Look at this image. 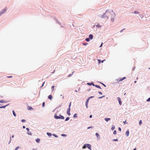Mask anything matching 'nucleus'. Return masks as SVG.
Instances as JSON below:
<instances>
[{"label":"nucleus","instance_id":"f704fd0d","mask_svg":"<svg viewBox=\"0 0 150 150\" xmlns=\"http://www.w3.org/2000/svg\"><path fill=\"white\" fill-rule=\"evenodd\" d=\"M147 101H148V102L150 101V98H148L147 100Z\"/></svg>","mask_w":150,"mask_h":150},{"label":"nucleus","instance_id":"e433bc0d","mask_svg":"<svg viewBox=\"0 0 150 150\" xmlns=\"http://www.w3.org/2000/svg\"><path fill=\"white\" fill-rule=\"evenodd\" d=\"M53 135L55 137H58L57 136V135H56L55 134H53Z\"/></svg>","mask_w":150,"mask_h":150},{"label":"nucleus","instance_id":"f257e3e1","mask_svg":"<svg viewBox=\"0 0 150 150\" xmlns=\"http://www.w3.org/2000/svg\"><path fill=\"white\" fill-rule=\"evenodd\" d=\"M54 117L56 119H64V117L61 115H60L59 116H57L56 115H54Z\"/></svg>","mask_w":150,"mask_h":150},{"label":"nucleus","instance_id":"6ab92c4d","mask_svg":"<svg viewBox=\"0 0 150 150\" xmlns=\"http://www.w3.org/2000/svg\"><path fill=\"white\" fill-rule=\"evenodd\" d=\"M47 135L48 136H51L52 135V134L50 133L47 132Z\"/></svg>","mask_w":150,"mask_h":150},{"label":"nucleus","instance_id":"864d4df0","mask_svg":"<svg viewBox=\"0 0 150 150\" xmlns=\"http://www.w3.org/2000/svg\"><path fill=\"white\" fill-rule=\"evenodd\" d=\"M102 84L104 86L106 87V86L105 84H103V83H102Z\"/></svg>","mask_w":150,"mask_h":150},{"label":"nucleus","instance_id":"49530a36","mask_svg":"<svg viewBox=\"0 0 150 150\" xmlns=\"http://www.w3.org/2000/svg\"><path fill=\"white\" fill-rule=\"evenodd\" d=\"M118 130L120 131H121V129L120 127H119V128H118Z\"/></svg>","mask_w":150,"mask_h":150},{"label":"nucleus","instance_id":"5701e85b","mask_svg":"<svg viewBox=\"0 0 150 150\" xmlns=\"http://www.w3.org/2000/svg\"><path fill=\"white\" fill-rule=\"evenodd\" d=\"M86 40L87 42H89L90 41V39L89 38H87L86 39Z\"/></svg>","mask_w":150,"mask_h":150},{"label":"nucleus","instance_id":"4d7b16f0","mask_svg":"<svg viewBox=\"0 0 150 150\" xmlns=\"http://www.w3.org/2000/svg\"><path fill=\"white\" fill-rule=\"evenodd\" d=\"M124 29H123L122 30H121L120 32H122V31H123V30H124Z\"/></svg>","mask_w":150,"mask_h":150},{"label":"nucleus","instance_id":"e2e57ef3","mask_svg":"<svg viewBox=\"0 0 150 150\" xmlns=\"http://www.w3.org/2000/svg\"><path fill=\"white\" fill-rule=\"evenodd\" d=\"M136 148H135V149H134L133 150H136Z\"/></svg>","mask_w":150,"mask_h":150},{"label":"nucleus","instance_id":"bf43d9fd","mask_svg":"<svg viewBox=\"0 0 150 150\" xmlns=\"http://www.w3.org/2000/svg\"><path fill=\"white\" fill-rule=\"evenodd\" d=\"M126 122V121H125V122H124V123L125 124V123Z\"/></svg>","mask_w":150,"mask_h":150},{"label":"nucleus","instance_id":"f3484780","mask_svg":"<svg viewBox=\"0 0 150 150\" xmlns=\"http://www.w3.org/2000/svg\"><path fill=\"white\" fill-rule=\"evenodd\" d=\"M12 112H13V114L14 115V116L15 117H16V114L15 113V112H14V110H13Z\"/></svg>","mask_w":150,"mask_h":150},{"label":"nucleus","instance_id":"b1692460","mask_svg":"<svg viewBox=\"0 0 150 150\" xmlns=\"http://www.w3.org/2000/svg\"><path fill=\"white\" fill-rule=\"evenodd\" d=\"M74 117H77V114L76 113L75 114H74Z\"/></svg>","mask_w":150,"mask_h":150},{"label":"nucleus","instance_id":"58836bf2","mask_svg":"<svg viewBox=\"0 0 150 150\" xmlns=\"http://www.w3.org/2000/svg\"><path fill=\"white\" fill-rule=\"evenodd\" d=\"M93 96H90V97H89L88 98V99H89V100L90 98H93Z\"/></svg>","mask_w":150,"mask_h":150},{"label":"nucleus","instance_id":"393cba45","mask_svg":"<svg viewBox=\"0 0 150 150\" xmlns=\"http://www.w3.org/2000/svg\"><path fill=\"white\" fill-rule=\"evenodd\" d=\"M69 117H67L66 118V119H65V121H67L68 120H69Z\"/></svg>","mask_w":150,"mask_h":150},{"label":"nucleus","instance_id":"cd10ccee","mask_svg":"<svg viewBox=\"0 0 150 150\" xmlns=\"http://www.w3.org/2000/svg\"><path fill=\"white\" fill-rule=\"evenodd\" d=\"M115 128V127L114 126H112V127L111 128V129L112 130H114Z\"/></svg>","mask_w":150,"mask_h":150},{"label":"nucleus","instance_id":"5fc2aeb1","mask_svg":"<svg viewBox=\"0 0 150 150\" xmlns=\"http://www.w3.org/2000/svg\"><path fill=\"white\" fill-rule=\"evenodd\" d=\"M23 129H24V128H25V126H23Z\"/></svg>","mask_w":150,"mask_h":150},{"label":"nucleus","instance_id":"72a5a7b5","mask_svg":"<svg viewBox=\"0 0 150 150\" xmlns=\"http://www.w3.org/2000/svg\"><path fill=\"white\" fill-rule=\"evenodd\" d=\"M105 14H104L102 16H101V18H104L105 17Z\"/></svg>","mask_w":150,"mask_h":150},{"label":"nucleus","instance_id":"1a4fd4ad","mask_svg":"<svg viewBox=\"0 0 150 150\" xmlns=\"http://www.w3.org/2000/svg\"><path fill=\"white\" fill-rule=\"evenodd\" d=\"M48 98L50 100H51L52 98V96L51 95H50L48 96Z\"/></svg>","mask_w":150,"mask_h":150},{"label":"nucleus","instance_id":"7c9ffc66","mask_svg":"<svg viewBox=\"0 0 150 150\" xmlns=\"http://www.w3.org/2000/svg\"><path fill=\"white\" fill-rule=\"evenodd\" d=\"M45 105V102H43L42 103V107H44V106Z\"/></svg>","mask_w":150,"mask_h":150},{"label":"nucleus","instance_id":"9b49d317","mask_svg":"<svg viewBox=\"0 0 150 150\" xmlns=\"http://www.w3.org/2000/svg\"><path fill=\"white\" fill-rule=\"evenodd\" d=\"M28 109L29 110H33V108L31 107H30L29 106H28Z\"/></svg>","mask_w":150,"mask_h":150},{"label":"nucleus","instance_id":"0eeeda50","mask_svg":"<svg viewBox=\"0 0 150 150\" xmlns=\"http://www.w3.org/2000/svg\"><path fill=\"white\" fill-rule=\"evenodd\" d=\"M87 84L88 85H90V86L92 85H93V86H94V85H95L94 84V83H87Z\"/></svg>","mask_w":150,"mask_h":150},{"label":"nucleus","instance_id":"69168bd1","mask_svg":"<svg viewBox=\"0 0 150 150\" xmlns=\"http://www.w3.org/2000/svg\"><path fill=\"white\" fill-rule=\"evenodd\" d=\"M12 137H13V136H12Z\"/></svg>","mask_w":150,"mask_h":150},{"label":"nucleus","instance_id":"ddd939ff","mask_svg":"<svg viewBox=\"0 0 150 150\" xmlns=\"http://www.w3.org/2000/svg\"><path fill=\"white\" fill-rule=\"evenodd\" d=\"M110 120V118H105V121L106 122H108L109 120Z\"/></svg>","mask_w":150,"mask_h":150},{"label":"nucleus","instance_id":"79ce46f5","mask_svg":"<svg viewBox=\"0 0 150 150\" xmlns=\"http://www.w3.org/2000/svg\"><path fill=\"white\" fill-rule=\"evenodd\" d=\"M98 62H99V63H100V62H101V61H100V59H98Z\"/></svg>","mask_w":150,"mask_h":150},{"label":"nucleus","instance_id":"37998d69","mask_svg":"<svg viewBox=\"0 0 150 150\" xmlns=\"http://www.w3.org/2000/svg\"><path fill=\"white\" fill-rule=\"evenodd\" d=\"M88 104L86 103V107L87 108H88Z\"/></svg>","mask_w":150,"mask_h":150},{"label":"nucleus","instance_id":"dca6fc26","mask_svg":"<svg viewBox=\"0 0 150 150\" xmlns=\"http://www.w3.org/2000/svg\"><path fill=\"white\" fill-rule=\"evenodd\" d=\"M0 103H5V102L4 100H0Z\"/></svg>","mask_w":150,"mask_h":150},{"label":"nucleus","instance_id":"680f3d73","mask_svg":"<svg viewBox=\"0 0 150 150\" xmlns=\"http://www.w3.org/2000/svg\"><path fill=\"white\" fill-rule=\"evenodd\" d=\"M71 76V74H70L69 75V76Z\"/></svg>","mask_w":150,"mask_h":150},{"label":"nucleus","instance_id":"c9c22d12","mask_svg":"<svg viewBox=\"0 0 150 150\" xmlns=\"http://www.w3.org/2000/svg\"><path fill=\"white\" fill-rule=\"evenodd\" d=\"M105 97V96H101V97H99L98 98H99V99H100V98H102L103 97Z\"/></svg>","mask_w":150,"mask_h":150},{"label":"nucleus","instance_id":"c756f323","mask_svg":"<svg viewBox=\"0 0 150 150\" xmlns=\"http://www.w3.org/2000/svg\"><path fill=\"white\" fill-rule=\"evenodd\" d=\"M139 125H141V124H142V120H140L139 122Z\"/></svg>","mask_w":150,"mask_h":150},{"label":"nucleus","instance_id":"9d476101","mask_svg":"<svg viewBox=\"0 0 150 150\" xmlns=\"http://www.w3.org/2000/svg\"><path fill=\"white\" fill-rule=\"evenodd\" d=\"M129 131L128 130L127 131H126V133H125L126 136H127L128 137L129 136Z\"/></svg>","mask_w":150,"mask_h":150},{"label":"nucleus","instance_id":"0e129e2a","mask_svg":"<svg viewBox=\"0 0 150 150\" xmlns=\"http://www.w3.org/2000/svg\"><path fill=\"white\" fill-rule=\"evenodd\" d=\"M55 70H54L53 72L52 73H53L55 71Z\"/></svg>","mask_w":150,"mask_h":150},{"label":"nucleus","instance_id":"aec40b11","mask_svg":"<svg viewBox=\"0 0 150 150\" xmlns=\"http://www.w3.org/2000/svg\"><path fill=\"white\" fill-rule=\"evenodd\" d=\"M96 26L97 27L100 28L101 27V25H100L99 24L96 25Z\"/></svg>","mask_w":150,"mask_h":150},{"label":"nucleus","instance_id":"603ef678","mask_svg":"<svg viewBox=\"0 0 150 150\" xmlns=\"http://www.w3.org/2000/svg\"><path fill=\"white\" fill-rule=\"evenodd\" d=\"M134 13H138V12H137V11H135V12H134Z\"/></svg>","mask_w":150,"mask_h":150},{"label":"nucleus","instance_id":"412c9836","mask_svg":"<svg viewBox=\"0 0 150 150\" xmlns=\"http://www.w3.org/2000/svg\"><path fill=\"white\" fill-rule=\"evenodd\" d=\"M54 86H53L52 87V91H54Z\"/></svg>","mask_w":150,"mask_h":150},{"label":"nucleus","instance_id":"f8f14e48","mask_svg":"<svg viewBox=\"0 0 150 150\" xmlns=\"http://www.w3.org/2000/svg\"><path fill=\"white\" fill-rule=\"evenodd\" d=\"M87 144H85L83 145V146L82 147V148L83 149H85L87 147Z\"/></svg>","mask_w":150,"mask_h":150},{"label":"nucleus","instance_id":"052dcab7","mask_svg":"<svg viewBox=\"0 0 150 150\" xmlns=\"http://www.w3.org/2000/svg\"><path fill=\"white\" fill-rule=\"evenodd\" d=\"M137 82V81H134V83H136Z\"/></svg>","mask_w":150,"mask_h":150},{"label":"nucleus","instance_id":"f03ea898","mask_svg":"<svg viewBox=\"0 0 150 150\" xmlns=\"http://www.w3.org/2000/svg\"><path fill=\"white\" fill-rule=\"evenodd\" d=\"M7 11V8H6L3 9L2 11L0 12V16L2 15L4 13L6 12Z\"/></svg>","mask_w":150,"mask_h":150},{"label":"nucleus","instance_id":"7ed1b4c3","mask_svg":"<svg viewBox=\"0 0 150 150\" xmlns=\"http://www.w3.org/2000/svg\"><path fill=\"white\" fill-rule=\"evenodd\" d=\"M126 78L125 77H124L122 79H117V82H119L120 81H122L123 80L125 79Z\"/></svg>","mask_w":150,"mask_h":150},{"label":"nucleus","instance_id":"8fccbe9b","mask_svg":"<svg viewBox=\"0 0 150 150\" xmlns=\"http://www.w3.org/2000/svg\"><path fill=\"white\" fill-rule=\"evenodd\" d=\"M104 61H105V60H103L101 61V62L102 63H103V62Z\"/></svg>","mask_w":150,"mask_h":150},{"label":"nucleus","instance_id":"6e6552de","mask_svg":"<svg viewBox=\"0 0 150 150\" xmlns=\"http://www.w3.org/2000/svg\"><path fill=\"white\" fill-rule=\"evenodd\" d=\"M89 37L91 39H93V36L92 34H90L89 36Z\"/></svg>","mask_w":150,"mask_h":150},{"label":"nucleus","instance_id":"a878e982","mask_svg":"<svg viewBox=\"0 0 150 150\" xmlns=\"http://www.w3.org/2000/svg\"><path fill=\"white\" fill-rule=\"evenodd\" d=\"M89 100V99H88H88H87L86 100V103L88 104V102Z\"/></svg>","mask_w":150,"mask_h":150},{"label":"nucleus","instance_id":"de8ad7c7","mask_svg":"<svg viewBox=\"0 0 150 150\" xmlns=\"http://www.w3.org/2000/svg\"><path fill=\"white\" fill-rule=\"evenodd\" d=\"M12 77V76H7V77L8 78H11Z\"/></svg>","mask_w":150,"mask_h":150},{"label":"nucleus","instance_id":"3c124183","mask_svg":"<svg viewBox=\"0 0 150 150\" xmlns=\"http://www.w3.org/2000/svg\"><path fill=\"white\" fill-rule=\"evenodd\" d=\"M89 117L90 118H91L92 117V115H90V116H89Z\"/></svg>","mask_w":150,"mask_h":150},{"label":"nucleus","instance_id":"2f4dec72","mask_svg":"<svg viewBox=\"0 0 150 150\" xmlns=\"http://www.w3.org/2000/svg\"><path fill=\"white\" fill-rule=\"evenodd\" d=\"M71 102H70L69 103V108H70V107L71 106Z\"/></svg>","mask_w":150,"mask_h":150},{"label":"nucleus","instance_id":"20e7f679","mask_svg":"<svg viewBox=\"0 0 150 150\" xmlns=\"http://www.w3.org/2000/svg\"><path fill=\"white\" fill-rule=\"evenodd\" d=\"M117 99L118 100L119 104L120 105H121L122 104V103L121 101V99L120 98V97H117Z\"/></svg>","mask_w":150,"mask_h":150},{"label":"nucleus","instance_id":"c03bdc74","mask_svg":"<svg viewBox=\"0 0 150 150\" xmlns=\"http://www.w3.org/2000/svg\"><path fill=\"white\" fill-rule=\"evenodd\" d=\"M26 129L28 131H29V129L28 128H26Z\"/></svg>","mask_w":150,"mask_h":150},{"label":"nucleus","instance_id":"a18cd8bd","mask_svg":"<svg viewBox=\"0 0 150 150\" xmlns=\"http://www.w3.org/2000/svg\"><path fill=\"white\" fill-rule=\"evenodd\" d=\"M83 44L84 45H86L88 44V43H87V44H86V43H83Z\"/></svg>","mask_w":150,"mask_h":150},{"label":"nucleus","instance_id":"4c0bfd02","mask_svg":"<svg viewBox=\"0 0 150 150\" xmlns=\"http://www.w3.org/2000/svg\"><path fill=\"white\" fill-rule=\"evenodd\" d=\"M19 148V147H18V146H17V147L16 148V149H15V150H18V149Z\"/></svg>","mask_w":150,"mask_h":150},{"label":"nucleus","instance_id":"338daca9","mask_svg":"<svg viewBox=\"0 0 150 150\" xmlns=\"http://www.w3.org/2000/svg\"><path fill=\"white\" fill-rule=\"evenodd\" d=\"M149 69H150V68H149Z\"/></svg>","mask_w":150,"mask_h":150},{"label":"nucleus","instance_id":"c85d7f7f","mask_svg":"<svg viewBox=\"0 0 150 150\" xmlns=\"http://www.w3.org/2000/svg\"><path fill=\"white\" fill-rule=\"evenodd\" d=\"M28 134L30 135H32V134H31V132H28L27 133Z\"/></svg>","mask_w":150,"mask_h":150},{"label":"nucleus","instance_id":"4468645a","mask_svg":"<svg viewBox=\"0 0 150 150\" xmlns=\"http://www.w3.org/2000/svg\"><path fill=\"white\" fill-rule=\"evenodd\" d=\"M94 86H95V87H97V88L101 89L100 87L99 86V85H94Z\"/></svg>","mask_w":150,"mask_h":150},{"label":"nucleus","instance_id":"ea45409f","mask_svg":"<svg viewBox=\"0 0 150 150\" xmlns=\"http://www.w3.org/2000/svg\"><path fill=\"white\" fill-rule=\"evenodd\" d=\"M117 140H118V139H113V141H117Z\"/></svg>","mask_w":150,"mask_h":150},{"label":"nucleus","instance_id":"774afa93","mask_svg":"<svg viewBox=\"0 0 150 150\" xmlns=\"http://www.w3.org/2000/svg\"><path fill=\"white\" fill-rule=\"evenodd\" d=\"M33 150H34L33 149Z\"/></svg>","mask_w":150,"mask_h":150},{"label":"nucleus","instance_id":"09e8293b","mask_svg":"<svg viewBox=\"0 0 150 150\" xmlns=\"http://www.w3.org/2000/svg\"><path fill=\"white\" fill-rule=\"evenodd\" d=\"M102 45H103V43H102L101 44V45H100V47H101L102 46Z\"/></svg>","mask_w":150,"mask_h":150},{"label":"nucleus","instance_id":"a211bd4d","mask_svg":"<svg viewBox=\"0 0 150 150\" xmlns=\"http://www.w3.org/2000/svg\"><path fill=\"white\" fill-rule=\"evenodd\" d=\"M7 105H7L5 106L0 107V108H4L6 107V106Z\"/></svg>","mask_w":150,"mask_h":150},{"label":"nucleus","instance_id":"39448f33","mask_svg":"<svg viewBox=\"0 0 150 150\" xmlns=\"http://www.w3.org/2000/svg\"><path fill=\"white\" fill-rule=\"evenodd\" d=\"M70 108H68L67 111V113L69 115H70L71 114L70 113Z\"/></svg>","mask_w":150,"mask_h":150},{"label":"nucleus","instance_id":"13d9d810","mask_svg":"<svg viewBox=\"0 0 150 150\" xmlns=\"http://www.w3.org/2000/svg\"><path fill=\"white\" fill-rule=\"evenodd\" d=\"M91 127H88L87 128H88V129H89V128H91Z\"/></svg>","mask_w":150,"mask_h":150},{"label":"nucleus","instance_id":"423d86ee","mask_svg":"<svg viewBox=\"0 0 150 150\" xmlns=\"http://www.w3.org/2000/svg\"><path fill=\"white\" fill-rule=\"evenodd\" d=\"M87 147H88V148L90 149V150H91V145L89 144H87Z\"/></svg>","mask_w":150,"mask_h":150},{"label":"nucleus","instance_id":"4be33fe9","mask_svg":"<svg viewBox=\"0 0 150 150\" xmlns=\"http://www.w3.org/2000/svg\"><path fill=\"white\" fill-rule=\"evenodd\" d=\"M96 135L97 137H99L100 136L99 134L98 133H96Z\"/></svg>","mask_w":150,"mask_h":150},{"label":"nucleus","instance_id":"bb28decb","mask_svg":"<svg viewBox=\"0 0 150 150\" xmlns=\"http://www.w3.org/2000/svg\"><path fill=\"white\" fill-rule=\"evenodd\" d=\"M116 133H117V132H116V130H115L113 132V134H114L115 135L116 134Z\"/></svg>","mask_w":150,"mask_h":150},{"label":"nucleus","instance_id":"2eb2a0df","mask_svg":"<svg viewBox=\"0 0 150 150\" xmlns=\"http://www.w3.org/2000/svg\"><path fill=\"white\" fill-rule=\"evenodd\" d=\"M36 141L38 142V143H39V142H40V139H39V138H38L37 139H36Z\"/></svg>","mask_w":150,"mask_h":150},{"label":"nucleus","instance_id":"6e6d98bb","mask_svg":"<svg viewBox=\"0 0 150 150\" xmlns=\"http://www.w3.org/2000/svg\"><path fill=\"white\" fill-rule=\"evenodd\" d=\"M62 136H64L65 135V134H62Z\"/></svg>","mask_w":150,"mask_h":150},{"label":"nucleus","instance_id":"473e14b6","mask_svg":"<svg viewBox=\"0 0 150 150\" xmlns=\"http://www.w3.org/2000/svg\"><path fill=\"white\" fill-rule=\"evenodd\" d=\"M21 121L22 122H25V120L24 119H23L21 120Z\"/></svg>","mask_w":150,"mask_h":150},{"label":"nucleus","instance_id":"a19ab883","mask_svg":"<svg viewBox=\"0 0 150 150\" xmlns=\"http://www.w3.org/2000/svg\"><path fill=\"white\" fill-rule=\"evenodd\" d=\"M98 93L99 94H100V95H102V93L101 92L99 91V92H98Z\"/></svg>","mask_w":150,"mask_h":150}]
</instances>
